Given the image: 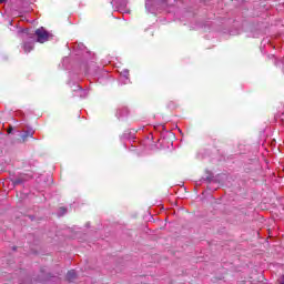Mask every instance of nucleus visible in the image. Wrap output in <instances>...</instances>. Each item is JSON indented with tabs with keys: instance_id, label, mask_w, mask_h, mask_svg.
<instances>
[{
	"instance_id": "obj_11",
	"label": "nucleus",
	"mask_w": 284,
	"mask_h": 284,
	"mask_svg": "<svg viewBox=\"0 0 284 284\" xmlns=\"http://www.w3.org/2000/svg\"><path fill=\"white\" fill-rule=\"evenodd\" d=\"M168 3H174V0H165Z\"/></svg>"
},
{
	"instance_id": "obj_10",
	"label": "nucleus",
	"mask_w": 284,
	"mask_h": 284,
	"mask_svg": "<svg viewBox=\"0 0 284 284\" xmlns=\"http://www.w3.org/2000/svg\"><path fill=\"white\" fill-rule=\"evenodd\" d=\"M119 116H123V113H121V110L118 111Z\"/></svg>"
},
{
	"instance_id": "obj_2",
	"label": "nucleus",
	"mask_w": 284,
	"mask_h": 284,
	"mask_svg": "<svg viewBox=\"0 0 284 284\" xmlns=\"http://www.w3.org/2000/svg\"><path fill=\"white\" fill-rule=\"evenodd\" d=\"M111 6L118 12H121V11L125 10V6H128V0H111Z\"/></svg>"
},
{
	"instance_id": "obj_6",
	"label": "nucleus",
	"mask_w": 284,
	"mask_h": 284,
	"mask_svg": "<svg viewBox=\"0 0 284 284\" xmlns=\"http://www.w3.org/2000/svg\"><path fill=\"white\" fill-rule=\"evenodd\" d=\"M67 278H68V281H70V282L74 281V278H77V272H75L74 270L69 271V272L67 273Z\"/></svg>"
},
{
	"instance_id": "obj_1",
	"label": "nucleus",
	"mask_w": 284,
	"mask_h": 284,
	"mask_svg": "<svg viewBox=\"0 0 284 284\" xmlns=\"http://www.w3.org/2000/svg\"><path fill=\"white\" fill-rule=\"evenodd\" d=\"M37 41L38 43H45L48 39H50V33L41 27L40 29L36 30Z\"/></svg>"
},
{
	"instance_id": "obj_5",
	"label": "nucleus",
	"mask_w": 284,
	"mask_h": 284,
	"mask_svg": "<svg viewBox=\"0 0 284 284\" xmlns=\"http://www.w3.org/2000/svg\"><path fill=\"white\" fill-rule=\"evenodd\" d=\"M121 77L122 79H124V83H129L130 82V71L128 69H124L122 72H121Z\"/></svg>"
},
{
	"instance_id": "obj_4",
	"label": "nucleus",
	"mask_w": 284,
	"mask_h": 284,
	"mask_svg": "<svg viewBox=\"0 0 284 284\" xmlns=\"http://www.w3.org/2000/svg\"><path fill=\"white\" fill-rule=\"evenodd\" d=\"M78 95H80L81 99H85L88 97V90L81 88L80 85L77 87Z\"/></svg>"
},
{
	"instance_id": "obj_13",
	"label": "nucleus",
	"mask_w": 284,
	"mask_h": 284,
	"mask_svg": "<svg viewBox=\"0 0 284 284\" xmlns=\"http://www.w3.org/2000/svg\"><path fill=\"white\" fill-rule=\"evenodd\" d=\"M0 3H6V0H0Z\"/></svg>"
},
{
	"instance_id": "obj_7",
	"label": "nucleus",
	"mask_w": 284,
	"mask_h": 284,
	"mask_svg": "<svg viewBox=\"0 0 284 284\" xmlns=\"http://www.w3.org/2000/svg\"><path fill=\"white\" fill-rule=\"evenodd\" d=\"M154 4V0H146L145 1V8L148 12H154V9H152V6Z\"/></svg>"
},
{
	"instance_id": "obj_9",
	"label": "nucleus",
	"mask_w": 284,
	"mask_h": 284,
	"mask_svg": "<svg viewBox=\"0 0 284 284\" xmlns=\"http://www.w3.org/2000/svg\"><path fill=\"white\" fill-rule=\"evenodd\" d=\"M65 212H68V210L65 207H60L58 215L63 216V214H65Z\"/></svg>"
},
{
	"instance_id": "obj_8",
	"label": "nucleus",
	"mask_w": 284,
	"mask_h": 284,
	"mask_svg": "<svg viewBox=\"0 0 284 284\" xmlns=\"http://www.w3.org/2000/svg\"><path fill=\"white\" fill-rule=\"evenodd\" d=\"M34 132L33 131H27L24 134H22V140L26 141L28 136H33Z\"/></svg>"
},
{
	"instance_id": "obj_14",
	"label": "nucleus",
	"mask_w": 284,
	"mask_h": 284,
	"mask_svg": "<svg viewBox=\"0 0 284 284\" xmlns=\"http://www.w3.org/2000/svg\"><path fill=\"white\" fill-rule=\"evenodd\" d=\"M162 6H165V1H162Z\"/></svg>"
},
{
	"instance_id": "obj_3",
	"label": "nucleus",
	"mask_w": 284,
	"mask_h": 284,
	"mask_svg": "<svg viewBox=\"0 0 284 284\" xmlns=\"http://www.w3.org/2000/svg\"><path fill=\"white\" fill-rule=\"evenodd\" d=\"M23 50L24 52H32V50H34V42L29 41V42H24L23 43Z\"/></svg>"
},
{
	"instance_id": "obj_12",
	"label": "nucleus",
	"mask_w": 284,
	"mask_h": 284,
	"mask_svg": "<svg viewBox=\"0 0 284 284\" xmlns=\"http://www.w3.org/2000/svg\"><path fill=\"white\" fill-rule=\"evenodd\" d=\"M23 34H28V29L23 30Z\"/></svg>"
}]
</instances>
